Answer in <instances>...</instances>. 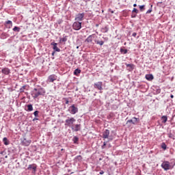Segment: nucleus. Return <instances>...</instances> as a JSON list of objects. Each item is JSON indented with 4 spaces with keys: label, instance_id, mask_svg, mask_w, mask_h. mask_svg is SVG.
Here are the masks:
<instances>
[{
    "label": "nucleus",
    "instance_id": "aec40b11",
    "mask_svg": "<svg viewBox=\"0 0 175 175\" xmlns=\"http://www.w3.org/2000/svg\"><path fill=\"white\" fill-rule=\"evenodd\" d=\"M126 68H131V69L133 70L135 68V65L133 64H125Z\"/></svg>",
    "mask_w": 175,
    "mask_h": 175
},
{
    "label": "nucleus",
    "instance_id": "37998d69",
    "mask_svg": "<svg viewBox=\"0 0 175 175\" xmlns=\"http://www.w3.org/2000/svg\"><path fill=\"white\" fill-rule=\"evenodd\" d=\"M111 13H112V14L114 13V11H111Z\"/></svg>",
    "mask_w": 175,
    "mask_h": 175
},
{
    "label": "nucleus",
    "instance_id": "0eeeda50",
    "mask_svg": "<svg viewBox=\"0 0 175 175\" xmlns=\"http://www.w3.org/2000/svg\"><path fill=\"white\" fill-rule=\"evenodd\" d=\"M84 13L78 14L75 17V21H83V19L84 18Z\"/></svg>",
    "mask_w": 175,
    "mask_h": 175
},
{
    "label": "nucleus",
    "instance_id": "5701e85b",
    "mask_svg": "<svg viewBox=\"0 0 175 175\" xmlns=\"http://www.w3.org/2000/svg\"><path fill=\"white\" fill-rule=\"evenodd\" d=\"M161 148H163V150H166V148H167V146H166V144L165 142H163L161 144Z\"/></svg>",
    "mask_w": 175,
    "mask_h": 175
},
{
    "label": "nucleus",
    "instance_id": "bb28decb",
    "mask_svg": "<svg viewBox=\"0 0 175 175\" xmlns=\"http://www.w3.org/2000/svg\"><path fill=\"white\" fill-rule=\"evenodd\" d=\"M13 31H14V32H16H16H20V27H17V26H15V27L13 28Z\"/></svg>",
    "mask_w": 175,
    "mask_h": 175
},
{
    "label": "nucleus",
    "instance_id": "f3484780",
    "mask_svg": "<svg viewBox=\"0 0 175 175\" xmlns=\"http://www.w3.org/2000/svg\"><path fill=\"white\" fill-rule=\"evenodd\" d=\"M31 169H33V172H36V165H35V164L29 165L27 167V170H31Z\"/></svg>",
    "mask_w": 175,
    "mask_h": 175
},
{
    "label": "nucleus",
    "instance_id": "6e6552de",
    "mask_svg": "<svg viewBox=\"0 0 175 175\" xmlns=\"http://www.w3.org/2000/svg\"><path fill=\"white\" fill-rule=\"evenodd\" d=\"M51 46H53V49L55 51H57V53H59V51H61V49H59V48H58V44H57L56 42H52L51 43Z\"/></svg>",
    "mask_w": 175,
    "mask_h": 175
},
{
    "label": "nucleus",
    "instance_id": "a878e982",
    "mask_svg": "<svg viewBox=\"0 0 175 175\" xmlns=\"http://www.w3.org/2000/svg\"><path fill=\"white\" fill-rule=\"evenodd\" d=\"M3 143H4L5 146H8L9 144V142H8V138L4 137L3 139Z\"/></svg>",
    "mask_w": 175,
    "mask_h": 175
},
{
    "label": "nucleus",
    "instance_id": "2f4dec72",
    "mask_svg": "<svg viewBox=\"0 0 175 175\" xmlns=\"http://www.w3.org/2000/svg\"><path fill=\"white\" fill-rule=\"evenodd\" d=\"M145 5H139L140 12H143L144 10Z\"/></svg>",
    "mask_w": 175,
    "mask_h": 175
},
{
    "label": "nucleus",
    "instance_id": "4c0bfd02",
    "mask_svg": "<svg viewBox=\"0 0 175 175\" xmlns=\"http://www.w3.org/2000/svg\"><path fill=\"white\" fill-rule=\"evenodd\" d=\"M66 105H69V100L68 99L66 100Z\"/></svg>",
    "mask_w": 175,
    "mask_h": 175
},
{
    "label": "nucleus",
    "instance_id": "c9c22d12",
    "mask_svg": "<svg viewBox=\"0 0 175 175\" xmlns=\"http://www.w3.org/2000/svg\"><path fill=\"white\" fill-rule=\"evenodd\" d=\"M6 24H10L11 25H13V23L11 21H8Z\"/></svg>",
    "mask_w": 175,
    "mask_h": 175
},
{
    "label": "nucleus",
    "instance_id": "72a5a7b5",
    "mask_svg": "<svg viewBox=\"0 0 175 175\" xmlns=\"http://www.w3.org/2000/svg\"><path fill=\"white\" fill-rule=\"evenodd\" d=\"M133 13H136V14H137V13H139V10H137L136 8H133Z\"/></svg>",
    "mask_w": 175,
    "mask_h": 175
},
{
    "label": "nucleus",
    "instance_id": "423d86ee",
    "mask_svg": "<svg viewBox=\"0 0 175 175\" xmlns=\"http://www.w3.org/2000/svg\"><path fill=\"white\" fill-rule=\"evenodd\" d=\"M110 135V131L109 129H106L103 133V138L105 139H109V142L113 140V138H109V136Z\"/></svg>",
    "mask_w": 175,
    "mask_h": 175
},
{
    "label": "nucleus",
    "instance_id": "393cba45",
    "mask_svg": "<svg viewBox=\"0 0 175 175\" xmlns=\"http://www.w3.org/2000/svg\"><path fill=\"white\" fill-rule=\"evenodd\" d=\"M75 159H77V161H81L83 160V157H81V155H78L75 157Z\"/></svg>",
    "mask_w": 175,
    "mask_h": 175
},
{
    "label": "nucleus",
    "instance_id": "7ed1b4c3",
    "mask_svg": "<svg viewBox=\"0 0 175 175\" xmlns=\"http://www.w3.org/2000/svg\"><path fill=\"white\" fill-rule=\"evenodd\" d=\"M65 122L66 126H72L73 123L76 122V119H75V118H68Z\"/></svg>",
    "mask_w": 175,
    "mask_h": 175
},
{
    "label": "nucleus",
    "instance_id": "1a4fd4ad",
    "mask_svg": "<svg viewBox=\"0 0 175 175\" xmlns=\"http://www.w3.org/2000/svg\"><path fill=\"white\" fill-rule=\"evenodd\" d=\"M49 83H54L57 80V76L55 75H50L48 78Z\"/></svg>",
    "mask_w": 175,
    "mask_h": 175
},
{
    "label": "nucleus",
    "instance_id": "c03bdc74",
    "mask_svg": "<svg viewBox=\"0 0 175 175\" xmlns=\"http://www.w3.org/2000/svg\"><path fill=\"white\" fill-rule=\"evenodd\" d=\"M54 54H55V52L52 53V55H54Z\"/></svg>",
    "mask_w": 175,
    "mask_h": 175
},
{
    "label": "nucleus",
    "instance_id": "f257e3e1",
    "mask_svg": "<svg viewBox=\"0 0 175 175\" xmlns=\"http://www.w3.org/2000/svg\"><path fill=\"white\" fill-rule=\"evenodd\" d=\"M46 94V90L43 88H34L31 91V96L33 99H36L38 96H44Z\"/></svg>",
    "mask_w": 175,
    "mask_h": 175
},
{
    "label": "nucleus",
    "instance_id": "39448f33",
    "mask_svg": "<svg viewBox=\"0 0 175 175\" xmlns=\"http://www.w3.org/2000/svg\"><path fill=\"white\" fill-rule=\"evenodd\" d=\"M72 28L75 31H80L81 29V23L79 21H76L72 25Z\"/></svg>",
    "mask_w": 175,
    "mask_h": 175
},
{
    "label": "nucleus",
    "instance_id": "4468645a",
    "mask_svg": "<svg viewBox=\"0 0 175 175\" xmlns=\"http://www.w3.org/2000/svg\"><path fill=\"white\" fill-rule=\"evenodd\" d=\"M94 38H95V35L92 34L89 36L87 39L85 40V42H88V43H91L92 40H94Z\"/></svg>",
    "mask_w": 175,
    "mask_h": 175
},
{
    "label": "nucleus",
    "instance_id": "e433bc0d",
    "mask_svg": "<svg viewBox=\"0 0 175 175\" xmlns=\"http://www.w3.org/2000/svg\"><path fill=\"white\" fill-rule=\"evenodd\" d=\"M137 35V33L136 32L133 33L132 36H133L134 38H136V36Z\"/></svg>",
    "mask_w": 175,
    "mask_h": 175
},
{
    "label": "nucleus",
    "instance_id": "b1692460",
    "mask_svg": "<svg viewBox=\"0 0 175 175\" xmlns=\"http://www.w3.org/2000/svg\"><path fill=\"white\" fill-rule=\"evenodd\" d=\"M27 109L29 111H32V110H33V107H32V105H27Z\"/></svg>",
    "mask_w": 175,
    "mask_h": 175
},
{
    "label": "nucleus",
    "instance_id": "09e8293b",
    "mask_svg": "<svg viewBox=\"0 0 175 175\" xmlns=\"http://www.w3.org/2000/svg\"><path fill=\"white\" fill-rule=\"evenodd\" d=\"M151 8H152V5H151Z\"/></svg>",
    "mask_w": 175,
    "mask_h": 175
},
{
    "label": "nucleus",
    "instance_id": "79ce46f5",
    "mask_svg": "<svg viewBox=\"0 0 175 175\" xmlns=\"http://www.w3.org/2000/svg\"><path fill=\"white\" fill-rule=\"evenodd\" d=\"M38 120V118H35L33 120V121H35V120Z\"/></svg>",
    "mask_w": 175,
    "mask_h": 175
},
{
    "label": "nucleus",
    "instance_id": "9b49d317",
    "mask_svg": "<svg viewBox=\"0 0 175 175\" xmlns=\"http://www.w3.org/2000/svg\"><path fill=\"white\" fill-rule=\"evenodd\" d=\"M139 120V118H133V120H129L126 122V124H133V125H135V124H136V122H137V121Z\"/></svg>",
    "mask_w": 175,
    "mask_h": 175
},
{
    "label": "nucleus",
    "instance_id": "6ab92c4d",
    "mask_svg": "<svg viewBox=\"0 0 175 175\" xmlns=\"http://www.w3.org/2000/svg\"><path fill=\"white\" fill-rule=\"evenodd\" d=\"M80 73H81V70H80L79 68L75 69V71H74V75L75 76H77L78 75H80Z\"/></svg>",
    "mask_w": 175,
    "mask_h": 175
},
{
    "label": "nucleus",
    "instance_id": "f03ea898",
    "mask_svg": "<svg viewBox=\"0 0 175 175\" xmlns=\"http://www.w3.org/2000/svg\"><path fill=\"white\" fill-rule=\"evenodd\" d=\"M175 166V162L171 163L167 161H165L161 163V167H162V169H163L164 170H165L166 172H167V170H172V169H173V167H174Z\"/></svg>",
    "mask_w": 175,
    "mask_h": 175
},
{
    "label": "nucleus",
    "instance_id": "9d476101",
    "mask_svg": "<svg viewBox=\"0 0 175 175\" xmlns=\"http://www.w3.org/2000/svg\"><path fill=\"white\" fill-rule=\"evenodd\" d=\"M103 83L102 82H97L94 83V88H97V90H99L100 91H102L103 88H102Z\"/></svg>",
    "mask_w": 175,
    "mask_h": 175
},
{
    "label": "nucleus",
    "instance_id": "20e7f679",
    "mask_svg": "<svg viewBox=\"0 0 175 175\" xmlns=\"http://www.w3.org/2000/svg\"><path fill=\"white\" fill-rule=\"evenodd\" d=\"M68 111H70V114H76V113H78L79 111V108H77L76 105L73 104L69 107Z\"/></svg>",
    "mask_w": 175,
    "mask_h": 175
},
{
    "label": "nucleus",
    "instance_id": "ddd939ff",
    "mask_svg": "<svg viewBox=\"0 0 175 175\" xmlns=\"http://www.w3.org/2000/svg\"><path fill=\"white\" fill-rule=\"evenodd\" d=\"M31 140H27V139H23L22 141L23 146H25V147L29 146L31 144Z\"/></svg>",
    "mask_w": 175,
    "mask_h": 175
},
{
    "label": "nucleus",
    "instance_id": "cd10ccee",
    "mask_svg": "<svg viewBox=\"0 0 175 175\" xmlns=\"http://www.w3.org/2000/svg\"><path fill=\"white\" fill-rule=\"evenodd\" d=\"M73 142H74L75 144H77V142H79V137H73Z\"/></svg>",
    "mask_w": 175,
    "mask_h": 175
},
{
    "label": "nucleus",
    "instance_id": "c85d7f7f",
    "mask_svg": "<svg viewBox=\"0 0 175 175\" xmlns=\"http://www.w3.org/2000/svg\"><path fill=\"white\" fill-rule=\"evenodd\" d=\"M120 52L123 54H126L128 53V50L127 49H120Z\"/></svg>",
    "mask_w": 175,
    "mask_h": 175
},
{
    "label": "nucleus",
    "instance_id": "f704fd0d",
    "mask_svg": "<svg viewBox=\"0 0 175 175\" xmlns=\"http://www.w3.org/2000/svg\"><path fill=\"white\" fill-rule=\"evenodd\" d=\"M151 12H152V8L149 9V10L146 12V14H150V13H151Z\"/></svg>",
    "mask_w": 175,
    "mask_h": 175
},
{
    "label": "nucleus",
    "instance_id": "a18cd8bd",
    "mask_svg": "<svg viewBox=\"0 0 175 175\" xmlns=\"http://www.w3.org/2000/svg\"><path fill=\"white\" fill-rule=\"evenodd\" d=\"M132 17H136V15H135L134 16H132Z\"/></svg>",
    "mask_w": 175,
    "mask_h": 175
},
{
    "label": "nucleus",
    "instance_id": "58836bf2",
    "mask_svg": "<svg viewBox=\"0 0 175 175\" xmlns=\"http://www.w3.org/2000/svg\"><path fill=\"white\" fill-rule=\"evenodd\" d=\"M99 174H105V172H103V171H100V172H99Z\"/></svg>",
    "mask_w": 175,
    "mask_h": 175
},
{
    "label": "nucleus",
    "instance_id": "7c9ffc66",
    "mask_svg": "<svg viewBox=\"0 0 175 175\" xmlns=\"http://www.w3.org/2000/svg\"><path fill=\"white\" fill-rule=\"evenodd\" d=\"M67 40H68V38L66 37H64V38H61L60 42H65Z\"/></svg>",
    "mask_w": 175,
    "mask_h": 175
},
{
    "label": "nucleus",
    "instance_id": "2eb2a0df",
    "mask_svg": "<svg viewBox=\"0 0 175 175\" xmlns=\"http://www.w3.org/2000/svg\"><path fill=\"white\" fill-rule=\"evenodd\" d=\"M81 126V124H75V126H72L71 129H72V131H75V132H79V131H80Z\"/></svg>",
    "mask_w": 175,
    "mask_h": 175
},
{
    "label": "nucleus",
    "instance_id": "4be33fe9",
    "mask_svg": "<svg viewBox=\"0 0 175 175\" xmlns=\"http://www.w3.org/2000/svg\"><path fill=\"white\" fill-rule=\"evenodd\" d=\"M95 43H96V44H99L100 46H103V44H105V42L100 40H96Z\"/></svg>",
    "mask_w": 175,
    "mask_h": 175
},
{
    "label": "nucleus",
    "instance_id": "dca6fc26",
    "mask_svg": "<svg viewBox=\"0 0 175 175\" xmlns=\"http://www.w3.org/2000/svg\"><path fill=\"white\" fill-rule=\"evenodd\" d=\"M145 77L148 81H152V80H154V75H152V74H148Z\"/></svg>",
    "mask_w": 175,
    "mask_h": 175
},
{
    "label": "nucleus",
    "instance_id": "473e14b6",
    "mask_svg": "<svg viewBox=\"0 0 175 175\" xmlns=\"http://www.w3.org/2000/svg\"><path fill=\"white\" fill-rule=\"evenodd\" d=\"M33 114L35 117H38L39 116V111H35Z\"/></svg>",
    "mask_w": 175,
    "mask_h": 175
},
{
    "label": "nucleus",
    "instance_id": "49530a36",
    "mask_svg": "<svg viewBox=\"0 0 175 175\" xmlns=\"http://www.w3.org/2000/svg\"><path fill=\"white\" fill-rule=\"evenodd\" d=\"M77 49H79V46H77Z\"/></svg>",
    "mask_w": 175,
    "mask_h": 175
},
{
    "label": "nucleus",
    "instance_id": "f8f14e48",
    "mask_svg": "<svg viewBox=\"0 0 175 175\" xmlns=\"http://www.w3.org/2000/svg\"><path fill=\"white\" fill-rule=\"evenodd\" d=\"M29 90V86L28 85H24L22 86L19 91L20 92H24V91H28Z\"/></svg>",
    "mask_w": 175,
    "mask_h": 175
},
{
    "label": "nucleus",
    "instance_id": "a211bd4d",
    "mask_svg": "<svg viewBox=\"0 0 175 175\" xmlns=\"http://www.w3.org/2000/svg\"><path fill=\"white\" fill-rule=\"evenodd\" d=\"M1 72L4 75H9L10 73V70H9V68H5L2 69Z\"/></svg>",
    "mask_w": 175,
    "mask_h": 175
},
{
    "label": "nucleus",
    "instance_id": "412c9836",
    "mask_svg": "<svg viewBox=\"0 0 175 175\" xmlns=\"http://www.w3.org/2000/svg\"><path fill=\"white\" fill-rule=\"evenodd\" d=\"M161 120H162V122H163V124L166 123L167 121V116H163L161 117Z\"/></svg>",
    "mask_w": 175,
    "mask_h": 175
},
{
    "label": "nucleus",
    "instance_id": "de8ad7c7",
    "mask_svg": "<svg viewBox=\"0 0 175 175\" xmlns=\"http://www.w3.org/2000/svg\"><path fill=\"white\" fill-rule=\"evenodd\" d=\"M62 151H64V149H62Z\"/></svg>",
    "mask_w": 175,
    "mask_h": 175
},
{
    "label": "nucleus",
    "instance_id": "a19ab883",
    "mask_svg": "<svg viewBox=\"0 0 175 175\" xmlns=\"http://www.w3.org/2000/svg\"><path fill=\"white\" fill-rule=\"evenodd\" d=\"M133 6H134V8H136V6H137V4H133Z\"/></svg>",
    "mask_w": 175,
    "mask_h": 175
},
{
    "label": "nucleus",
    "instance_id": "c756f323",
    "mask_svg": "<svg viewBox=\"0 0 175 175\" xmlns=\"http://www.w3.org/2000/svg\"><path fill=\"white\" fill-rule=\"evenodd\" d=\"M107 144V142H103V145L101 146V148L103 149V150H105V148H106V145Z\"/></svg>",
    "mask_w": 175,
    "mask_h": 175
},
{
    "label": "nucleus",
    "instance_id": "ea45409f",
    "mask_svg": "<svg viewBox=\"0 0 175 175\" xmlns=\"http://www.w3.org/2000/svg\"><path fill=\"white\" fill-rule=\"evenodd\" d=\"M170 98H171L172 99H173V98H174V96L173 94H171V95H170Z\"/></svg>",
    "mask_w": 175,
    "mask_h": 175
}]
</instances>
